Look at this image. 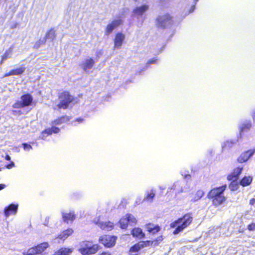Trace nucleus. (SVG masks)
<instances>
[{
    "label": "nucleus",
    "instance_id": "79ce46f5",
    "mask_svg": "<svg viewBox=\"0 0 255 255\" xmlns=\"http://www.w3.org/2000/svg\"><path fill=\"white\" fill-rule=\"evenodd\" d=\"M157 62V59L156 58H153L152 59L149 60L147 63V64H155Z\"/></svg>",
    "mask_w": 255,
    "mask_h": 255
},
{
    "label": "nucleus",
    "instance_id": "ddd939ff",
    "mask_svg": "<svg viewBox=\"0 0 255 255\" xmlns=\"http://www.w3.org/2000/svg\"><path fill=\"white\" fill-rule=\"evenodd\" d=\"M255 153V148L251 149L245 152L242 153L238 159L240 163L246 162Z\"/></svg>",
    "mask_w": 255,
    "mask_h": 255
},
{
    "label": "nucleus",
    "instance_id": "a19ab883",
    "mask_svg": "<svg viewBox=\"0 0 255 255\" xmlns=\"http://www.w3.org/2000/svg\"><path fill=\"white\" fill-rule=\"evenodd\" d=\"M247 229L250 231H255V223H252L248 226Z\"/></svg>",
    "mask_w": 255,
    "mask_h": 255
},
{
    "label": "nucleus",
    "instance_id": "1a4fd4ad",
    "mask_svg": "<svg viewBox=\"0 0 255 255\" xmlns=\"http://www.w3.org/2000/svg\"><path fill=\"white\" fill-rule=\"evenodd\" d=\"M123 21L121 19L118 18L114 19L108 24L105 28V34L107 36L109 35L112 33L113 30L121 25Z\"/></svg>",
    "mask_w": 255,
    "mask_h": 255
},
{
    "label": "nucleus",
    "instance_id": "7ed1b4c3",
    "mask_svg": "<svg viewBox=\"0 0 255 255\" xmlns=\"http://www.w3.org/2000/svg\"><path fill=\"white\" fill-rule=\"evenodd\" d=\"M69 120L68 117L66 116L62 117L60 118L56 119L52 122V127L51 128H47L41 132L40 138L44 140L47 136L51 134L52 133H57L60 129L56 127L55 126L60 125L69 121Z\"/></svg>",
    "mask_w": 255,
    "mask_h": 255
},
{
    "label": "nucleus",
    "instance_id": "72a5a7b5",
    "mask_svg": "<svg viewBox=\"0 0 255 255\" xmlns=\"http://www.w3.org/2000/svg\"><path fill=\"white\" fill-rule=\"evenodd\" d=\"M251 127V123L249 121H246L240 126V130L241 132L244 131L246 129H249Z\"/></svg>",
    "mask_w": 255,
    "mask_h": 255
},
{
    "label": "nucleus",
    "instance_id": "c9c22d12",
    "mask_svg": "<svg viewBox=\"0 0 255 255\" xmlns=\"http://www.w3.org/2000/svg\"><path fill=\"white\" fill-rule=\"evenodd\" d=\"M229 188L232 191L237 190L239 188V184L236 181H232L229 185Z\"/></svg>",
    "mask_w": 255,
    "mask_h": 255
},
{
    "label": "nucleus",
    "instance_id": "9d476101",
    "mask_svg": "<svg viewBox=\"0 0 255 255\" xmlns=\"http://www.w3.org/2000/svg\"><path fill=\"white\" fill-rule=\"evenodd\" d=\"M98 219H95L94 222L102 230L105 231H111L114 228V224L110 221L104 222L101 220V216H99Z\"/></svg>",
    "mask_w": 255,
    "mask_h": 255
},
{
    "label": "nucleus",
    "instance_id": "cd10ccee",
    "mask_svg": "<svg viewBox=\"0 0 255 255\" xmlns=\"http://www.w3.org/2000/svg\"><path fill=\"white\" fill-rule=\"evenodd\" d=\"M55 31L53 29H51L49 30L46 34L45 38V40L46 39H49L50 41H52L55 37Z\"/></svg>",
    "mask_w": 255,
    "mask_h": 255
},
{
    "label": "nucleus",
    "instance_id": "393cba45",
    "mask_svg": "<svg viewBox=\"0 0 255 255\" xmlns=\"http://www.w3.org/2000/svg\"><path fill=\"white\" fill-rule=\"evenodd\" d=\"M172 189L174 190L176 193H180L182 192L183 189L182 187V182L180 181L175 182L171 188H168V192H169L170 190Z\"/></svg>",
    "mask_w": 255,
    "mask_h": 255
},
{
    "label": "nucleus",
    "instance_id": "4c0bfd02",
    "mask_svg": "<svg viewBox=\"0 0 255 255\" xmlns=\"http://www.w3.org/2000/svg\"><path fill=\"white\" fill-rule=\"evenodd\" d=\"M45 42V39H40L38 41H37L35 43V44L34 45V47L35 48H38L41 45L44 44Z\"/></svg>",
    "mask_w": 255,
    "mask_h": 255
},
{
    "label": "nucleus",
    "instance_id": "f3484780",
    "mask_svg": "<svg viewBox=\"0 0 255 255\" xmlns=\"http://www.w3.org/2000/svg\"><path fill=\"white\" fill-rule=\"evenodd\" d=\"M62 215L63 221L67 223L72 222L75 219V212L73 210H70L68 213L62 212Z\"/></svg>",
    "mask_w": 255,
    "mask_h": 255
},
{
    "label": "nucleus",
    "instance_id": "3c124183",
    "mask_svg": "<svg viewBox=\"0 0 255 255\" xmlns=\"http://www.w3.org/2000/svg\"><path fill=\"white\" fill-rule=\"evenodd\" d=\"M77 121L78 122H79V123H81V122H82V121H83V119H78L77 120Z\"/></svg>",
    "mask_w": 255,
    "mask_h": 255
},
{
    "label": "nucleus",
    "instance_id": "de8ad7c7",
    "mask_svg": "<svg viewBox=\"0 0 255 255\" xmlns=\"http://www.w3.org/2000/svg\"><path fill=\"white\" fill-rule=\"evenodd\" d=\"M5 187V185L4 184H0V190L4 189Z\"/></svg>",
    "mask_w": 255,
    "mask_h": 255
},
{
    "label": "nucleus",
    "instance_id": "f257e3e1",
    "mask_svg": "<svg viewBox=\"0 0 255 255\" xmlns=\"http://www.w3.org/2000/svg\"><path fill=\"white\" fill-rule=\"evenodd\" d=\"M193 220L191 214H185L183 217L179 218L174 222L170 224L171 228H175L173 233L177 234L182 232L184 229L187 228L192 222Z\"/></svg>",
    "mask_w": 255,
    "mask_h": 255
},
{
    "label": "nucleus",
    "instance_id": "dca6fc26",
    "mask_svg": "<svg viewBox=\"0 0 255 255\" xmlns=\"http://www.w3.org/2000/svg\"><path fill=\"white\" fill-rule=\"evenodd\" d=\"M94 63L95 62L93 59H86L83 62L81 66L86 72H89L90 70L93 67Z\"/></svg>",
    "mask_w": 255,
    "mask_h": 255
},
{
    "label": "nucleus",
    "instance_id": "e433bc0d",
    "mask_svg": "<svg viewBox=\"0 0 255 255\" xmlns=\"http://www.w3.org/2000/svg\"><path fill=\"white\" fill-rule=\"evenodd\" d=\"M198 0H194V1H195L194 4L191 5V7L189 8V9L188 10V11H185V15L189 14V13H191L192 12H193V11L194 10V9L195 8L196 4Z\"/></svg>",
    "mask_w": 255,
    "mask_h": 255
},
{
    "label": "nucleus",
    "instance_id": "a18cd8bd",
    "mask_svg": "<svg viewBox=\"0 0 255 255\" xmlns=\"http://www.w3.org/2000/svg\"><path fill=\"white\" fill-rule=\"evenodd\" d=\"M255 203V198L251 199L250 201V204L251 205H254Z\"/></svg>",
    "mask_w": 255,
    "mask_h": 255
},
{
    "label": "nucleus",
    "instance_id": "c756f323",
    "mask_svg": "<svg viewBox=\"0 0 255 255\" xmlns=\"http://www.w3.org/2000/svg\"><path fill=\"white\" fill-rule=\"evenodd\" d=\"M155 190L154 189H150L146 191V196L145 199L150 200H152L155 196Z\"/></svg>",
    "mask_w": 255,
    "mask_h": 255
},
{
    "label": "nucleus",
    "instance_id": "0eeeda50",
    "mask_svg": "<svg viewBox=\"0 0 255 255\" xmlns=\"http://www.w3.org/2000/svg\"><path fill=\"white\" fill-rule=\"evenodd\" d=\"M171 23V17L166 13L159 15L156 19V24L158 27H166Z\"/></svg>",
    "mask_w": 255,
    "mask_h": 255
},
{
    "label": "nucleus",
    "instance_id": "a878e982",
    "mask_svg": "<svg viewBox=\"0 0 255 255\" xmlns=\"http://www.w3.org/2000/svg\"><path fill=\"white\" fill-rule=\"evenodd\" d=\"M73 232V231L72 229H68L66 230H65L62 233H61L58 238L62 240V241H64L66 239H67L69 236H70Z\"/></svg>",
    "mask_w": 255,
    "mask_h": 255
},
{
    "label": "nucleus",
    "instance_id": "bb28decb",
    "mask_svg": "<svg viewBox=\"0 0 255 255\" xmlns=\"http://www.w3.org/2000/svg\"><path fill=\"white\" fill-rule=\"evenodd\" d=\"M235 141L233 140H227L224 142L222 144V151H224L226 149H229L232 147V146L235 144Z\"/></svg>",
    "mask_w": 255,
    "mask_h": 255
},
{
    "label": "nucleus",
    "instance_id": "864d4df0",
    "mask_svg": "<svg viewBox=\"0 0 255 255\" xmlns=\"http://www.w3.org/2000/svg\"><path fill=\"white\" fill-rule=\"evenodd\" d=\"M253 117L254 118H255V116L254 115H253Z\"/></svg>",
    "mask_w": 255,
    "mask_h": 255
},
{
    "label": "nucleus",
    "instance_id": "4be33fe9",
    "mask_svg": "<svg viewBox=\"0 0 255 255\" xmlns=\"http://www.w3.org/2000/svg\"><path fill=\"white\" fill-rule=\"evenodd\" d=\"M253 181V177L250 175L245 176L240 181V184L243 187L250 185Z\"/></svg>",
    "mask_w": 255,
    "mask_h": 255
},
{
    "label": "nucleus",
    "instance_id": "9b49d317",
    "mask_svg": "<svg viewBox=\"0 0 255 255\" xmlns=\"http://www.w3.org/2000/svg\"><path fill=\"white\" fill-rule=\"evenodd\" d=\"M18 208V204L12 203L5 207L4 209V214L6 218L10 215L16 214Z\"/></svg>",
    "mask_w": 255,
    "mask_h": 255
},
{
    "label": "nucleus",
    "instance_id": "8fccbe9b",
    "mask_svg": "<svg viewBox=\"0 0 255 255\" xmlns=\"http://www.w3.org/2000/svg\"><path fill=\"white\" fill-rule=\"evenodd\" d=\"M5 159L7 160H10V157L9 155H6L5 157Z\"/></svg>",
    "mask_w": 255,
    "mask_h": 255
},
{
    "label": "nucleus",
    "instance_id": "09e8293b",
    "mask_svg": "<svg viewBox=\"0 0 255 255\" xmlns=\"http://www.w3.org/2000/svg\"><path fill=\"white\" fill-rule=\"evenodd\" d=\"M159 188L160 190H164V189H165L166 188V187L165 186H163V185H160L159 186Z\"/></svg>",
    "mask_w": 255,
    "mask_h": 255
},
{
    "label": "nucleus",
    "instance_id": "58836bf2",
    "mask_svg": "<svg viewBox=\"0 0 255 255\" xmlns=\"http://www.w3.org/2000/svg\"><path fill=\"white\" fill-rule=\"evenodd\" d=\"M22 146L24 150L26 151H29L31 149H32V146L28 143H24L22 144Z\"/></svg>",
    "mask_w": 255,
    "mask_h": 255
},
{
    "label": "nucleus",
    "instance_id": "a211bd4d",
    "mask_svg": "<svg viewBox=\"0 0 255 255\" xmlns=\"http://www.w3.org/2000/svg\"><path fill=\"white\" fill-rule=\"evenodd\" d=\"M131 234L133 237L138 238V239H142L145 237V234L140 228H133L131 230Z\"/></svg>",
    "mask_w": 255,
    "mask_h": 255
},
{
    "label": "nucleus",
    "instance_id": "7c9ffc66",
    "mask_svg": "<svg viewBox=\"0 0 255 255\" xmlns=\"http://www.w3.org/2000/svg\"><path fill=\"white\" fill-rule=\"evenodd\" d=\"M119 223L121 228L126 229L127 228L128 225V221L127 214L120 219Z\"/></svg>",
    "mask_w": 255,
    "mask_h": 255
},
{
    "label": "nucleus",
    "instance_id": "423d86ee",
    "mask_svg": "<svg viewBox=\"0 0 255 255\" xmlns=\"http://www.w3.org/2000/svg\"><path fill=\"white\" fill-rule=\"evenodd\" d=\"M59 100L60 103L57 105L58 108L66 109L68 108L69 104L73 101V97L70 95L68 92H64L60 94Z\"/></svg>",
    "mask_w": 255,
    "mask_h": 255
},
{
    "label": "nucleus",
    "instance_id": "49530a36",
    "mask_svg": "<svg viewBox=\"0 0 255 255\" xmlns=\"http://www.w3.org/2000/svg\"><path fill=\"white\" fill-rule=\"evenodd\" d=\"M100 255H111V254L109 252H103Z\"/></svg>",
    "mask_w": 255,
    "mask_h": 255
},
{
    "label": "nucleus",
    "instance_id": "20e7f679",
    "mask_svg": "<svg viewBox=\"0 0 255 255\" xmlns=\"http://www.w3.org/2000/svg\"><path fill=\"white\" fill-rule=\"evenodd\" d=\"M99 249V246L98 245L94 244L92 242L89 241H85L81 244L79 251L83 255H90L95 254Z\"/></svg>",
    "mask_w": 255,
    "mask_h": 255
},
{
    "label": "nucleus",
    "instance_id": "b1692460",
    "mask_svg": "<svg viewBox=\"0 0 255 255\" xmlns=\"http://www.w3.org/2000/svg\"><path fill=\"white\" fill-rule=\"evenodd\" d=\"M73 251L72 248H61L56 252L53 255H70Z\"/></svg>",
    "mask_w": 255,
    "mask_h": 255
},
{
    "label": "nucleus",
    "instance_id": "c85d7f7f",
    "mask_svg": "<svg viewBox=\"0 0 255 255\" xmlns=\"http://www.w3.org/2000/svg\"><path fill=\"white\" fill-rule=\"evenodd\" d=\"M13 53V48L12 47H10L8 49L6 50L5 53L3 54V55L1 57V62L5 60L8 58H10L11 56L12 55Z\"/></svg>",
    "mask_w": 255,
    "mask_h": 255
},
{
    "label": "nucleus",
    "instance_id": "603ef678",
    "mask_svg": "<svg viewBox=\"0 0 255 255\" xmlns=\"http://www.w3.org/2000/svg\"><path fill=\"white\" fill-rule=\"evenodd\" d=\"M186 178H187L188 177H190V175H186L185 176Z\"/></svg>",
    "mask_w": 255,
    "mask_h": 255
},
{
    "label": "nucleus",
    "instance_id": "473e14b6",
    "mask_svg": "<svg viewBox=\"0 0 255 255\" xmlns=\"http://www.w3.org/2000/svg\"><path fill=\"white\" fill-rule=\"evenodd\" d=\"M143 248L150 246H156V241H140Z\"/></svg>",
    "mask_w": 255,
    "mask_h": 255
},
{
    "label": "nucleus",
    "instance_id": "f704fd0d",
    "mask_svg": "<svg viewBox=\"0 0 255 255\" xmlns=\"http://www.w3.org/2000/svg\"><path fill=\"white\" fill-rule=\"evenodd\" d=\"M127 218L128 219L129 224H130L131 225H134L136 224V223L137 222V220H136V219L135 218V217L133 215H132L130 214H127Z\"/></svg>",
    "mask_w": 255,
    "mask_h": 255
},
{
    "label": "nucleus",
    "instance_id": "f8f14e48",
    "mask_svg": "<svg viewBox=\"0 0 255 255\" xmlns=\"http://www.w3.org/2000/svg\"><path fill=\"white\" fill-rule=\"evenodd\" d=\"M149 7V5L147 4L136 6L132 10L133 14L137 17L142 16L148 10Z\"/></svg>",
    "mask_w": 255,
    "mask_h": 255
},
{
    "label": "nucleus",
    "instance_id": "2f4dec72",
    "mask_svg": "<svg viewBox=\"0 0 255 255\" xmlns=\"http://www.w3.org/2000/svg\"><path fill=\"white\" fill-rule=\"evenodd\" d=\"M204 193L202 190H198L193 195L192 201L195 202L199 200L204 195Z\"/></svg>",
    "mask_w": 255,
    "mask_h": 255
},
{
    "label": "nucleus",
    "instance_id": "37998d69",
    "mask_svg": "<svg viewBox=\"0 0 255 255\" xmlns=\"http://www.w3.org/2000/svg\"><path fill=\"white\" fill-rule=\"evenodd\" d=\"M163 238L162 236L158 237L155 240H152L153 241H156V246H157L159 242H160L161 241H162Z\"/></svg>",
    "mask_w": 255,
    "mask_h": 255
},
{
    "label": "nucleus",
    "instance_id": "f03ea898",
    "mask_svg": "<svg viewBox=\"0 0 255 255\" xmlns=\"http://www.w3.org/2000/svg\"><path fill=\"white\" fill-rule=\"evenodd\" d=\"M226 188V185H224L219 187L214 188L209 192L208 196L212 199L214 205L219 206L226 200V198L223 195Z\"/></svg>",
    "mask_w": 255,
    "mask_h": 255
},
{
    "label": "nucleus",
    "instance_id": "6ab92c4d",
    "mask_svg": "<svg viewBox=\"0 0 255 255\" xmlns=\"http://www.w3.org/2000/svg\"><path fill=\"white\" fill-rule=\"evenodd\" d=\"M146 230L151 234H155L160 231V227L158 225H155L152 224H148L145 225Z\"/></svg>",
    "mask_w": 255,
    "mask_h": 255
},
{
    "label": "nucleus",
    "instance_id": "aec40b11",
    "mask_svg": "<svg viewBox=\"0 0 255 255\" xmlns=\"http://www.w3.org/2000/svg\"><path fill=\"white\" fill-rule=\"evenodd\" d=\"M33 100L32 97L29 94L23 95L21 97V101L24 107L29 106Z\"/></svg>",
    "mask_w": 255,
    "mask_h": 255
},
{
    "label": "nucleus",
    "instance_id": "6e6552de",
    "mask_svg": "<svg viewBox=\"0 0 255 255\" xmlns=\"http://www.w3.org/2000/svg\"><path fill=\"white\" fill-rule=\"evenodd\" d=\"M99 241L105 247L110 248L115 245L117 237L114 236L104 235L100 237Z\"/></svg>",
    "mask_w": 255,
    "mask_h": 255
},
{
    "label": "nucleus",
    "instance_id": "39448f33",
    "mask_svg": "<svg viewBox=\"0 0 255 255\" xmlns=\"http://www.w3.org/2000/svg\"><path fill=\"white\" fill-rule=\"evenodd\" d=\"M49 247L47 242H43L36 246L29 249L26 252L23 253L24 255H44V252Z\"/></svg>",
    "mask_w": 255,
    "mask_h": 255
},
{
    "label": "nucleus",
    "instance_id": "4468645a",
    "mask_svg": "<svg viewBox=\"0 0 255 255\" xmlns=\"http://www.w3.org/2000/svg\"><path fill=\"white\" fill-rule=\"evenodd\" d=\"M243 167H238L235 168L233 172L228 175L227 179L229 181H236L242 172Z\"/></svg>",
    "mask_w": 255,
    "mask_h": 255
},
{
    "label": "nucleus",
    "instance_id": "5701e85b",
    "mask_svg": "<svg viewBox=\"0 0 255 255\" xmlns=\"http://www.w3.org/2000/svg\"><path fill=\"white\" fill-rule=\"evenodd\" d=\"M25 71V68L20 67L16 69L11 70L8 73H6L4 77H8L12 75H19L23 73Z\"/></svg>",
    "mask_w": 255,
    "mask_h": 255
},
{
    "label": "nucleus",
    "instance_id": "412c9836",
    "mask_svg": "<svg viewBox=\"0 0 255 255\" xmlns=\"http://www.w3.org/2000/svg\"><path fill=\"white\" fill-rule=\"evenodd\" d=\"M142 249H143L142 245L140 242H139L130 248L129 251V254L130 255H136L137 253Z\"/></svg>",
    "mask_w": 255,
    "mask_h": 255
},
{
    "label": "nucleus",
    "instance_id": "ea45409f",
    "mask_svg": "<svg viewBox=\"0 0 255 255\" xmlns=\"http://www.w3.org/2000/svg\"><path fill=\"white\" fill-rule=\"evenodd\" d=\"M13 107L14 108H21L24 107V106L23 105L21 101H20V102H16L14 104H13Z\"/></svg>",
    "mask_w": 255,
    "mask_h": 255
},
{
    "label": "nucleus",
    "instance_id": "c03bdc74",
    "mask_svg": "<svg viewBox=\"0 0 255 255\" xmlns=\"http://www.w3.org/2000/svg\"><path fill=\"white\" fill-rule=\"evenodd\" d=\"M14 166V163L13 162L11 161L10 164L7 165L6 168L8 169H11Z\"/></svg>",
    "mask_w": 255,
    "mask_h": 255
},
{
    "label": "nucleus",
    "instance_id": "5fc2aeb1",
    "mask_svg": "<svg viewBox=\"0 0 255 255\" xmlns=\"http://www.w3.org/2000/svg\"><path fill=\"white\" fill-rule=\"evenodd\" d=\"M134 0V1H137V0Z\"/></svg>",
    "mask_w": 255,
    "mask_h": 255
},
{
    "label": "nucleus",
    "instance_id": "2eb2a0df",
    "mask_svg": "<svg viewBox=\"0 0 255 255\" xmlns=\"http://www.w3.org/2000/svg\"><path fill=\"white\" fill-rule=\"evenodd\" d=\"M125 38V35L124 34L121 32L118 33L114 39V48L118 49L121 48Z\"/></svg>",
    "mask_w": 255,
    "mask_h": 255
}]
</instances>
